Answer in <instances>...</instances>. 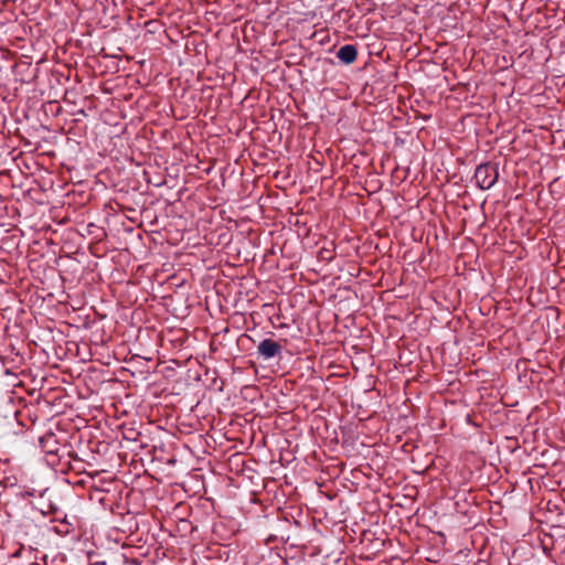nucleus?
I'll use <instances>...</instances> for the list:
<instances>
[{"label":"nucleus","mask_w":565,"mask_h":565,"mask_svg":"<svg viewBox=\"0 0 565 565\" xmlns=\"http://www.w3.org/2000/svg\"><path fill=\"white\" fill-rule=\"evenodd\" d=\"M40 446L45 454L46 463L54 470L65 472L74 470L72 465V451L65 445L60 446L54 434H46L40 438Z\"/></svg>","instance_id":"obj_1"},{"label":"nucleus","mask_w":565,"mask_h":565,"mask_svg":"<svg viewBox=\"0 0 565 565\" xmlns=\"http://www.w3.org/2000/svg\"><path fill=\"white\" fill-rule=\"evenodd\" d=\"M498 166L491 162H484L477 167L473 175L476 185L481 190L491 189L498 181Z\"/></svg>","instance_id":"obj_2"},{"label":"nucleus","mask_w":565,"mask_h":565,"mask_svg":"<svg viewBox=\"0 0 565 565\" xmlns=\"http://www.w3.org/2000/svg\"><path fill=\"white\" fill-rule=\"evenodd\" d=\"M287 343V339L275 341L273 339H264L257 345V354L264 360H269L276 356H280L284 344Z\"/></svg>","instance_id":"obj_3"},{"label":"nucleus","mask_w":565,"mask_h":565,"mask_svg":"<svg viewBox=\"0 0 565 565\" xmlns=\"http://www.w3.org/2000/svg\"><path fill=\"white\" fill-rule=\"evenodd\" d=\"M337 57L347 65L352 64L358 57V50L355 45L345 44L338 50Z\"/></svg>","instance_id":"obj_4"},{"label":"nucleus","mask_w":565,"mask_h":565,"mask_svg":"<svg viewBox=\"0 0 565 565\" xmlns=\"http://www.w3.org/2000/svg\"><path fill=\"white\" fill-rule=\"evenodd\" d=\"M139 435V433L135 431V429L130 428L127 431L124 433V437L126 439H136V436Z\"/></svg>","instance_id":"obj_5"},{"label":"nucleus","mask_w":565,"mask_h":565,"mask_svg":"<svg viewBox=\"0 0 565 565\" xmlns=\"http://www.w3.org/2000/svg\"><path fill=\"white\" fill-rule=\"evenodd\" d=\"M324 253L330 254V250H328V249H323V250H321V252H320V255H321V257H322V258H324V259H332V256H331V255H330L329 257H324Z\"/></svg>","instance_id":"obj_6"},{"label":"nucleus","mask_w":565,"mask_h":565,"mask_svg":"<svg viewBox=\"0 0 565 565\" xmlns=\"http://www.w3.org/2000/svg\"><path fill=\"white\" fill-rule=\"evenodd\" d=\"M23 553V548H19L14 554L13 557H20Z\"/></svg>","instance_id":"obj_7"},{"label":"nucleus","mask_w":565,"mask_h":565,"mask_svg":"<svg viewBox=\"0 0 565 565\" xmlns=\"http://www.w3.org/2000/svg\"><path fill=\"white\" fill-rule=\"evenodd\" d=\"M29 565H40V564H38L35 562H31V563H29Z\"/></svg>","instance_id":"obj_8"}]
</instances>
